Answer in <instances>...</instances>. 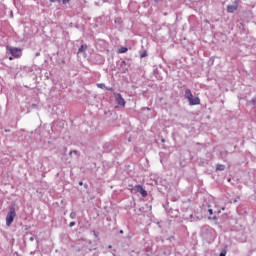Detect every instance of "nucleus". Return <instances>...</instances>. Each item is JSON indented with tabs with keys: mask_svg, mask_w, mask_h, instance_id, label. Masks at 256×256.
Wrapping results in <instances>:
<instances>
[{
	"mask_svg": "<svg viewBox=\"0 0 256 256\" xmlns=\"http://www.w3.org/2000/svg\"><path fill=\"white\" fill-rule=\"evenodd\" d=\"M7 51H9L10 55L14 57L15 59H21L23 55V49L21 48H13V47H6Z\"/></svg>",
	"mask_w": 256,
	"mask_h": 256,
	"instance_id": "f257e3e1",
	"label": "nucleus"
},
{
	"mask_svg": "<svg viewBox=\"0 0 256 256\" xmlns=\"http://www.w3.org/2000/svg\"><path fill=\"white\" fill-rule=\"evenodd\" d=\"M17 216V213L15 212V209L12 207L10 208V211L8 212L6 216V225L7 227H11V223L15 221V217Z\"/></svg>",
	"mask_w": 256,
	"mask_h": 256,
	"instance_id": "f03ea898",
	"label": "nucleus"
},
{
	"mask_svg": "<svg viewBox=\"0 0 256 256\" xmlns=\"http://www.w3.org/2000/svg\"><path fill=\"white\" fill-rule=\"evenodd\" d=\"M239 9V0H235L233 4L227 6V13H235Z\"/></svg>",
	"mask_w": 256,
	"mask_h": 256,
	"instance_id": "7ed1b4c3",
	"label": "nucleus"
},
{
	"mask_svg": "<svg viewBox=\"0 0 256 256\" xmlns=\"http://www.w3.org/2000/svg\"><path fill=\"white\" fill-rule=\"evenodd\" d=\"M115 100L117 101L118 105H121L122 107H125V99H123V96L121 94L114 93Z\"/></svg>",
	"mask_w": 256,
	"mask_h": 256,
	"instance_id": "20e7f679",
	"label": "nucleus"
},
{
	"mask_svg": "<svg viewBox=\"0 0 256 256\" xmlns=\"http://www.w3.org/2000/svg\"><path fill=\"white\" fill-rule=\"evenodd\" d=\"M135 189H137V191H138V193H140V195H142L143 197H147V190H144L143 186L136 185Z\"/></svg>",
	"mask_w": 256,
	"mask_h": 256,
	"instance_id": "39448f33",
	"label": "nucleus"
},
{
	"mask_svg": "<svg viewBox=\"0 0 256 256\" xmlns=\"http://www.w3.org/2000/svg\"><path fill=\"white\" fill-rule=\"evenodd\" d=\"M189 105H201V99L194 97L190 100Z\"/></svg>",
	"mask_w": 256,
	"mask_h": 256,
	"instance_id": "423d86ee",
	"label": "nucleus"
},
{
	"mask_svg": "<svg viewBox=\"0 0 256 256\" xmlns=\"http://www.w3.org/2000/svg\"><path fill=\"white\" fill-rule=\"evenodd\" d=\"M185 97L186 99H188L189 102L194 98L193 93L189 89L185 90Z\"/></svg>",
	"mask_w": 256,
	"mask_h": 256,
	"instance_id": "0eeeda50",
	"label": "nucleus"
},
{
	"mask_svg": "<svg viewBox=\"0 0 256 256\" xmlns=\"http://www.w3.org/2000/svg\"><path fill=\"white\" fill-rule=\"evenodd\" d=\"M84 51H87V44L81 45V47L78 50V53H84Z\"/></svg>",
	"mask_w": 256,
	"mask_h": 256,
	"instance_id": "6e6552de",
	"label": "nucleus"
},
{
	"mask_svg": "<svg viewBox=\"0 0 256 256\" xmlns=\"http://www.w3.org/2000/svg\"><path fill=\"white\" fill-rule=\"evenodd\" d=\"M216 171H225V165L223 164H218L216 166Z\"/></svg>",
	"mask_w": 256,
	"mask_h": 256,
	"instance_id": "1a4fd4ad",
	"label": "nucleus"
},
{
	"mask_svg": "<svg viewBox=\"0 0 256 256\" xmlns=\"http://www.w3.org/2000/svg\"><path fill=\"white\" fill-rule=\"evenodd\" d=\"M127 51H129V49L127 47H121L119 50H118V53H127Z\"/></svg>",
	"mask_w": 256,
	"mask_h": 256,
	"instance_id": "9d476101",
	"label": "nucleus"
},
{
	"mask_svg": "<svg viewBox=\"0 0 256 256\" xmlns=\"http://www.w3.org/2000/svg\"><path fill=\"white\" fill-rule=\"evenodd\" d=\"M227 255V250L224 249L220 252V255L219 256H226Z\"/></svg>",
	"mask_w": 256,
	"mask_h": 256,
	"instance_id": "9b49d317",
	"label": "nucleus"
},
{
	"mask_svg": "<svg viewBox=\"0 0 256 256\" xmlns=\"http://www.w3.org/2000/svg\"><path fill=\"white\" fill-rule=\"evenodd\" d=\"M97 87H99V89H105V84L103 83L97 84Z\"/></svg>",
	"mask_w": 256,
	"mask_h": 256,
	"instance_id": "f8f14e48",
	"label": "nucleus"
},
{
	"mask_svg": "<svg viewBox=\"0 0 256 256\" xmlns=\"http://www.w3.org/2000/svg\"><path fill=\"white\" fill-rule=\"evenodd\" d=\"M140 57H142V58L147 57V51H143V52L140 54Z\"/></svg>",
	"mask_w": 256,
	"mask_h": 256,
	"instance_id": "ddd939ff",
	"label": "nucleus"
},
{
	"mask_svg": "<svg viewBox=\"0 0 256 256\" xmlns=\"http://www.w3.org/2000/svg\"><path fill=\"white\" fill-rule=\"evenodd\" d=\"M75 217H76L75 212H71V213H70V219H75Z\"/></svg>",
	"mask_w": 256,
	"mask_h": 256,
	"instance_id": "4468645a",
	"label": "nucleus"
},
{
	"mask_svg": "<svg viewBox=\"0 0 256 256\" xmlns=\"http://www.w3.org/2000/svg\"><path fill=\"white\" fill-rule=\"evenodd\" d=\"M50 3H61V0H50Z\"/></svg>",
	"mask_w": 256,
	"mask_h": 256,
	"instance_id": "2eb2a0df",
	"label": "nucleus"
},
{
	"mask_svg": "<svg viewBox=\"0 0 256 256\" xmlns=\"http://www.w3.org/2000/svg\"><path fill=\"white\" fill-rule=\"evenodd\" d=\"M69 1H71V0H62V3H63V5H67V3H69Z\"/></svg>",
	"mask_w": 256,
	"mask_h": 256,
	"instance_id": "dca6fc26",
	"label": "nucleus"
},
{
	"mask_svg": "<svg viewBox=\"0 0 256 256\" xmlns=\"http://www.w3.org/2000/svg\"><path fill=\"white\" fill-rule=\"evenodd\" d=\"M209 215H213V209H208Z\"/></svg>",
	"mask_w": 256,
	"mask_h": 256,
	"instance_id": "f3484780",
	"label": "nucleus"
},
{
	"mask_svg": "<svg viewBox=\"0 0 256 256\" xmlns=\"http://www.w3.org/2000/svg\"><path fill=\"white\" fill-rule=\"evenodd\" d=\"M69 227H75V222H70Z\"/></svg>",
	"mask_w": 256,
	"mask_h": 256,
	"instance_id": "a211bd4d",
	"label": "nucleus"
},
{
	"mask_svg": "<svg viewBox=\"0 0 256 256\" xmlns=\"http://www.w3.org/2000/svg\"><path fill=\"white\" fill-rule=\"evenodd\" d=\"M35 55H36V57H39L41 55V53L37 52Z\"/></svg>",
	"mask_w": 256,
	"mask_h": 256,
	"instance_id": "6ab92c4d",
	"label": "nucleus"
},
{
	"mask_svg": "<svg viewBox=\"0 0 256 256\" xmlns=\"http://www.w3.org/2000/svg\"><path fill=\"white\" fill-rule=\"evenodd\" d=\"M9 61H13V57H9Z\"/></svg>",
	"mask_w": 256,
	"mask_h": 256,
	"instance_id": "aec40b11",
	"label": "nucleus"
},
{
	"mask_svg": "<svg viewBox=\"0 0 256 256\" xmlns=\"http://www.w3.org/2000/svg\"><path fill=\"white\" fill-rule=\"evenodd\" d=\"M79 185L82 186V185H83V182H79Z\"/></svg>",
	"mask_w": 256,
	"mask_h": 256,
	"instance_id": "412c9836",
	"label": "nucleus"
},
{
	"mask_svg": "<svg viewBox=\"0 0 256 256\" xmlns=\"http://www.w3.org/2000/svg\"><path fill=\"white\" fill-rule=\"evenodd\" d=\"M155 1H156V3H159L160 0H155Z\"/></svg>",
	"mask_w": 256,
	"mask_h": 256,
	"instance_id": "4be33fe9",
	"label": "nucleus"
},
{
	"mask_svg": "<svg viewBox=\"0 0 256 256\" xmlns=\"http://www.w3.org/2000/svg\"><path fill=\"white\" fill-rule=\"evenodd\" d=\"M120 233H123V230H121Z\"/></svg>",
	"mask_w": 256,
	"mask_h": 256,
	"instance_id": "5701e85b",
	"label": "nucleus"
}]
</instances>
